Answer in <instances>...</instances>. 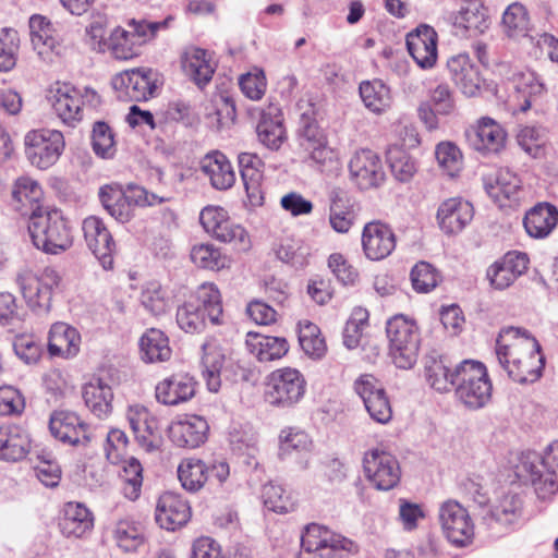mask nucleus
<instances>
[{
    "label": "nucleus",
    "instance_id": "f257e3e1",
    "mask_svg": "<svg viewBox=\"0 0 558 558\" xmlns=\"http://www.w3.org/2000/svg\"><path fill=\"white\" fill-rule=\"evenodd\" d=\"M495 352L500 366L512 380L526 384L541 377L545 363L541 345L525 329H501Z\"/></svg>",
    "mask_w": 558,
    "mask_h": 558
},
{
    "label": "nucleus",
    "instance_id": "f03ea898",
    "mask_svg": "<svg viewBox=\"0 0 558 558\" xmlns=\"http://www.w3.org/2000/svg\"><path fill=\"white\" fill-rule=\"evenodd\" d=\"M28 232L34 246L46 254L63 253L73 244L69 222L57 208H36L29 217Z\"/></svg>",
    "mask_w": 558,
    "mask_h": 558
},
{
    "label": "nucleus",
    "instance_id": "7ed1b4c3",
    "mask_svg": "<svg viewBox=\"0 0 558 558\" xmlns=\"http://www.w3.org/2000/svg\"><path fill=\"white\" fill-rule=\"evenodd\" d=\"M61 282V275L52 267H45L38 271L22 268L14 277V283L26 306L37 314L51 310L53 294Z\"/></svg>",
    "mask_w": 558,
    "mask_h": 558
},
{
    "label": "nucleus",
    "instance_id": "20e7f679",
    "mask_svg": "<svg viewBox=\"0 0 558 558\" xmlns=\"http://www.w3.org/2000/svg\"><path fill=\"white\" fill-rule=\"evenodd\" d=\"M456 396L470 410L485 408L492 400L493 383L480 361L464 360L456 366Z\"/></svg>",
    "mask_w": 558,
    "mask_h": 558
},
{
    "label": "nucleus",
    "instance_id": "39448f33",
    "mask_svg": "<svg viewBox=\"0 0 558 558\" xmlns=\"http://www.w3.org/2000/svg\"><path fill=\"white\" fill-rule=\"evenodd\" d=\"M389 356L402 369H410L417 361L420 333L416 324L403 315H396L387 322Z\"/></svg>",
    "mask_w": 558,
    "mask_h": 558
},
{
    "label": "nucleus",
    "instance_id": "423d86ee",
    "mask_svg": "<svg viewBox=\"0 0 558 558\" xmlns=\"http://www.w3.org/2000/svg\"><path fill=\"white\" fill-rule=\"evenodd\" d=\"M306 379L295 367L284 366L270 372L265 381V401L275 408L290 409L305 396Z\"/></svg>",
    "mask_w": 558,
    "mask_h": 558
},
{
    "label": "nucleus",
    "instance_id": "0eeeda50",
    "mask_svg": "<svg viewBox=\"0 0 558 558\" xmlns=\"http://www.w3.org/2000/svg\"><path fill=\"white\" fill-rule=\"evenodd\" d=\"M23 145L26 160L38 170L57 165L66 147L63 133L50 128L29 130L24 135Z\"/></svg>",
    "mask_w": 558,
    "mask_h": 558
},
{
    "label": "nucleus",
    "instance_id": "6e6552de",
    "mask_svg": "<svg viewBox=\"0 0 558 558\" xmlns=\"http://www.w3.org/2000/svg\"><path fill=\"white\" fill-rule=\"evenodd\" d=\"M473 500L483 508L482 520L492 530L508 531L520 522L523 514V500L513 492H502L489 502L477 492Z\"/></svg>",
    "mask_w": 558,
    "mask_h": 558
},
{
    "label": "nucleus",
    "instance_id": "1a4fd4ad",
    "mask_svg": "<svg viewBox=\"0 0 558 558\" xmlns=\"http://www.w3.org/2000/svg\"><path fill=\"white\" fill-rule=\"evenodd\" d=\"M199 221L204 230L216 240L231 244L239 252H247L252 246L248 232L233 222L227 210L209 205L202 209Z\"/></svg>",
    "mask_w": 558,
    "mask_h": 558
},
{
    "label": "nucleus",
    "instance_id": "9d476101",
    "mask_svg": "<svg viewBox=\"0 0 558 558\" xmlns=\"http://www.w3.org/2000/svg\"><path fill=\"white\" fill-rule=\"evenodd\" d=\"M438 523L444 536L457 547L470 545L474 538V522L465 507L454 499L440 504Z\"/></svg>",
    "mask_w": 558,
    "mask_h": 558
},
{
    "label": "nucleus",
    "instance_id": "9b49d317",
    "mask_svg": "<svg viewBox=\"0 0 558 558\" xmlns=\"http://www.w3.org/2000/svg\"><path fill=\"white\" fill-rule=\"evenodd\" d=\"M363 471L366 480L378 490H390L401 478L398 459L383 448H371L363 456Z\"/></svg>",
    "mask_w": 558,
    "mask_h": 558
},
{
    "label": "nucleus",
    "instance_id": "f8f14e48",
    "mask_svg": "<svg viewBox=\"0 0 558 558\" xmlns=\"http://www.w3.org/2000/svg\"><path fill=\"white\" fill-rule=\"evenodd\" d=\"M157 73L149 68L126 70L112 77L117 97L123 101H145L157 89Z\"/></svg>",
    "mask_w": 558,
    "mask_h": 558
},
{
    "label": "nucleus",
    "instance_id": "ddd939ff",
    "mask_svg": "<svg viewBox=\"0 0 558 558\" xmlns=\"http://www.w3.org/2000/svg\"><path fill=\"white\" fill-rule=\"evenodd\" d=\"M84 90L69 83L57 82L48 90L47 99L56 116L66 125L74 126L83 119Z\"/></svg>",
    "mask_w": 558,
    "mask_h": 558
},
{
    "label": "nucleus",
    "instance_id": "4468645a",
    "mask_svg": "<svg viewBox=\"0 0 558 558\" xmlns=\"http://www.w3.org/2000/svg\"><path fill=\"white\" fill-rule=\"evenodd\" d=\"M355 393L363 400L369 416L379 424L392 418V409L381 383L372 374H361L353 383Z\"/></svg>",
    "mask_w": 558,
    "mask_h": 558
},
{
    "label": "nucleus",
    "instance_id": "2eb2a0df",
    "mask_svg": "<svg viewBox=\"0 0 558 558\" xmlns=\"http://www.w3.org/2000/svg\"><path fill=\"white\" fill-rule=\"evenodd\" d=\"M85 243L105 270L113 268L117 244L105 221L98 216H88L82 222Z\"/></svg>",
    "mask_w": 558,
    "mask_h": 558
},
{
    "label": "nucleus",
    "instance_id": "dca6fc26",
    "mask_svg": "<svg viewBox=\"0 0 558 558\" xmlns=\"http://www.w3.org/2000/svg\"><path fill=\"white\" fill-rule=\"evenodd\" d=\"M450 78L459 90L466 97H478L485 90L495 92V86L488 84L472 62L468 53H459L447 60Z\"/></svg>",
    "mask_w": 558,
    "mask_h": 558
},
{
    "label": "nucleus",
    "instance_id": "f3484780",
    "mask_svg": "<svg viewBox=\"0 0 558 558\" xmlns=\"http://www.w3.org/2000/svg\"><path fill=\"white\" fill-rule=\"evenodd\" d=\"M28 26L33 50L43 62L54 63L62 46L52 22L41 14H34L29 17Z\"/></svg>",
    "mask_w": 558,
    "mask_h": 558
},
{
    "label": "nucleus",
    "instance_id": "a211bd4d",
    "mask_svg": "<svg viewBox=\"0 0 558 558\" xmlns=\"http://www.w3.org/2000/svg\"><path fill=\"white\" fill-rule=\"evenodd\" d=\"M514 473L519 480L531 483L541 499H548L558 492L557 481L547 477L543 468V457L536 452H523L514 465Z\"/></svg>",
    "mask_w": 558,
    "mask_h": 558
},
{
    "label": "nucleus",
    "instance_id": "6ab92c4d",
    "mask_svg": "<svg viewBox=\"0 0 558 558\" xmlns=\"http://www.w3.org/2000/svg\"><path fill=\"white\" fill-rule=\"evenodd\" d=\"M465 137L474 150L482 154H497L506 145L507 132L496 120L482 117L466 129Z\"/></svg>",
    "mask_w": 558,
    "mask_h": 558
},
{
    "label": "nucleus",
    "instance_id": "aec40b11",
    "mask_svg": "<svg viewBox=\"0 0 558 558\" xmlns=\"http://www.w3.org/2000/svg\"><path fill=\"white\" fill-rule=\"evenodd\" d=\"M530 265L526 253L511 251L493 263L486 270L489 284L495 290H506L523 276Z\"/></svg>",
    "mask_w": 558,
    "mask_h": 558
},
{
    "label": "nucleus",
    "instance_id": "412c9836",
    "mask_svg": "<svg viewBox=\"0 0 558 558\" xmlns=\"http://www.w3.org/2000/svg\"><path fill=\"white\" fill-rule=\"evenodd\" d=\"M396 244V234L389 225L373 220L363 227L361 245L367 259L373 262L385 259L395 251Z\"/></svg>",
    "mask_w": 558,
    "mask_h": 558
},
{
    "label": "nucleus",
    "instance_id": "4be33fe9",
    "mask_svg": "<svg viewBox=\"0 0 558 558\" xmlns=\"http://www.w3.org/2000/svg\"><path fill=\"white\" fill-rule=\"evenodd\" d=\"M208 430L209 425L203 416L181 414L169 424L168 436L178 447L197 448L206 441Z\"/></svg>",
    "mask_w": 558,
    "mask_h": 558
},
{
    "label": "nucleus",
    "instance_id": "5701e85b",
    "mask_svg": "<svg viewBox=\"0 0 558 558\" xmlns=\"http://www.w3.org/2000/svg\"><path fill=\"white\" fill-rule=\"evenodd\" d=\"M351 179L362 190L379 186L385 181L383 162L371 149L356 150L349 161Z\"/></svg>",
    "mask_w": 558,
    "mask_h": 558
},
{
    "label": "nucleus",
    "instance_id": "b1692460",
    "mask_svg": "<svg viewBox=\"0 0 558 558\" xmlns=\"http://www.w3.org/2000/svg\"><path fill=\"white\" fill-rule=\"evenodd\" d=\"M483 182L487 194L499 207L517 203L522 193L520 178L508 168H500L486 173Z\"/></svg>",
    "mask_w": 558,
    "mask_h": 558
},
{
    "label": "nucleus",
    "instance_id": "393cba45",
    "mask_svg": "<svg viewBox=\"0 0 558 558\" xmlns=\"http://www.w3.org/2000/svg\"><path fill=\"white\" fill-rule=\"evenodd\" d=\"M456 33L465 37H475L489 27L488 12L481 0H464L457 12L450 16Z\"/></svg>",
    "mask_w": 558,
    "mask_h": 558
},
{
    "label": "nucleus",
    "instance_id": "a878e982",
    "mask_svg": "<svg viewBox=\"0 0 558 558\" xmlns=\"http://www.w3.org/2000/svg\"><path fill=\"white\" fill-rule=\"evenodd\" d=\"M474 217L473 205L462 197H450L440 203L436 219L440 230L447 235L462 232Z\"/></svg>",
    "mask_w": 558,
    "mask_h": 558
},
{
    "label": "nucleus",
    "instance_id": "bb28decb",
    "mask_svg": "<svg viewBox=\"0 0 558 558\" xmlns=\"http://www.w3.org/2000/svg\"><path fill=\"white\" fill-rule=\"evenodd\" d=\"M197 381L187 373H177L165 377L155 387L156 400L168 407H178L192 400Z\"/></svg>",
    "mask_w": 558,
    "mask_h": 558
},
{
    "label": "nucleus",
    "instance_id": "cd10ccee",
    "mask_svg": "<svg viewBox=\"0 0 558 558\" xmlns=\"http://www.w3.org/2000/svg\"><path fill=\"white\" fill-rule=\"evenodd\" d=\"M138 445L151 452L159 447V424L157 417L142 404H132L125 413Z\"/></svg>",
    "mask_w": 558,
    "mask_h": 558
},
{
    "label": "nucleus",
    "instance_id": "c85d7f7f",
    "mask_svg": "<svg viewBox=\"0 0 558 558\" xmlns=\"http://www.w3.org/2000/svg\"><path fill=\"white\" fill-rule=\"evenodd\" d=\"M301 544L305 551L313 554L311 558H324V551H328L326 556L330 558L329 553L348 549L350 542L326 526L311 523L302 534Z\"/></svg>",
    "mask_w": 558,
    "mask_h": 558
},
{
    "label": "nucleus",
    "instance_id": "c756f323",
    "mask_svg": "<svg viewBox=\"0 0 558 558\" xmlns=\"http://www.w3.org/2000/svg\"><path fill=\"white\" fill-rule=\"evenodd\" d=\"M155 519L161 529L175 531L190 521L191 507L182 496L167 492L157 500Z\"/></svg>",
    "mask_w": 558,
    "mask_h": 558
},
{
    "label": "nucleus",
    "instance_id": "7c9ffc66",
    "mask_svg": "<svg viewBox=\"0 0 558 558\" xmlns=\"http://www.w3.org/2000/svg\"><path fill=\"white\" fill-rule=\"evenodd\" d=\"M49 429L51 435L63 444L77 446L90 441L87 425L71 411H54L50 416Z\"/></svg>",
    "mask_w": 558,
    "mask_h": 558
},
{
    "label": "nucleus",
    "instance_id": "2f4dec72",
    "mask_svg": "<svg viewBox=\"0 0 558 558\" xmlns=\"http://www.w3.org/2000/svg\"><path fill=\"white\" fill-rule=\"evenodd\" d=\"M279 457L283 460L299 458V465L305 470L310 465L308 454L313 448L310 435L296 426L283 427L278 436Z\"/></svg>",
    "mask_w": 558,
    "mask_h": 558
},
{
    "label": "nucleus",
    "instance_id": "473e14b6",
    "mask_svg": "<svg viewBox=\"0 0 558 558\" xmlns=\"http://www.w3.org/2000/svg\"><path fill=\"white\" fill-rule=\"evenodd\" d=\"M258 141L267 148L277 150L287 140L281 109L278 105L269 104L260 111L256 125Z\"/></svg>",
    "mask_w": 558,
    "mask_h": 558
},
{
    "label": "nucleus",
    "instance_id": "72a5a7b5",
    "mask_svg": "<svg viewBox=\"0 0 558 558\" xmlns=\"http://www.w3.org/2000/svg\"><path fill=\"white\" fill-rule=\"evenodd\" d=\"M409 53L422 69H430L437 61V33L428 25H422L407 37Z\"/></svg>",
    "mask_w": 558,
    "mask_h": 558
},
{
    "label": "nucleus",
    "instance_id": "f704fd0d",
    "mask_svg": "<svg viewBox=\"0 0 558 558\" xmlns=\"http://www.w3.org/2000/svg\"><path fill=\"white\" fill-rule=\"evenodd\" d=\"M32 447L28 432L15 424L0 426V460L19 462L26 458Z\"/></svg>",
    "mask_w": 558,
    "mask_h": 558
},
{
    "label": "nucleus",
    "instance_id": "c9c22d12",
    "mask_svg": "<svg viewBox=\"0 0 558 558\" xmlns=\"http://www.w3.org/2000/svg\"><path fill=\"white\" fill-rule=\"evenodd\" d=\"M80 331L63 322L51 325L48 332V353L62 359L75 357L81 350Z\"/></svg>",
    "mask_w": 558,
    "mask_h": 558
},
{
    "label": "nucleus",
    "instance_id": "e433bc0d",
    "mask_svg": "<svg viewBox=\"0 0 558 558\" xmlns=\"http://www.w3.org/2000/svg\"><path fill=\"white\" fill-rule=\"evenodd\" d=\"M181 66L184 74L198 87L207 85L215 73L210 54L198 47H189L183 51Z\"/></svg>",
    "mask_w": 558,
    "mask_h": 558
},
{
    "label": "nucleus",
    "instance_id": "4c0bfd02",
    "mask_svg": "<svg viewBox=\"0 0 558 558\" xmlns=\"http://www.w3.org/2000/svg\"><path fill=\"white\" fill-rule=\"evenodd\" d=\"M245 345L247 351L262 363L281 360L289 352L286 338L253 331L246 333Z\"/></svg>",
    "mask_w": 558,
    "mask_h": 558
},
{
    "label": "nucleus",
    "instance_id": "58836bf2",
    "mask_svg": "<svg viewBox=\"0 0 558 558\" xmlns=\"http://www.w3.org/2000/svg\"><path fill=\"white\" fill-rule=\"evenodd\" d=\"M86 408L96 417L107 418L112 412L113 391L111 386L100 377H93L82 389Z\"/></svg>",
    "mask_w": 558,
    "mask_h": 558
},
{
    "label": "nucleus",
    "instance_id": "ea45409f",
    "mask_svg": "<svg viewBox=\"0 0 558 558\" xmlns=\"http://www.w3.org/2000/svg\"><path fill=\"white\" fill-rule=\"evenodd\" d=\"M59 526L65 537L80 538L92 531L94 517L85 505L70 501L63 507Z\"/></svg>",
    "mask_w": 558,
    "mask_h": 558
},
{
    "label": "nucleus",
    "instance_id": "a19ab883",
    "mask_svg": "<svg viewBox=\"0 0 558 558\" xmlns=\"http://www.w3.org/2000/svg\"><path fill=\"white\" fill-rule=\"evenodd\" d=\"M201 169L216 190H228L235 182L232 165L220 151L207 154L202 160Z\"/></svg>",
    "mask_w": 558,
    "mask_h": 558
},
{
    "label": "nucleus",
    "instance_id": "79ce46f5",
    "mask_svg": "<svg viewBox=\"0 0 558 558\" xmlns=\"http://www.w3.org/2000/svg\"><path fill=\"white\" fill-rule=\"evenodd\" d=\"M98 196L106 211L117 221L125 223L134 217V209L120 184L102 185L99 189Z\"/></svg>",
    "mask_w": 558,
    "mask_h": 558
},
{
    "label": "nucleus",
    "instance_id": "37998d69",
    "mask_svg": "<svg viewBox=\"0 0 558 558\" xmlns=\"http://www.w3.org/2000/svg\"><path fill=\"white\" fill-rule=\"evenodd\" d=\"M523 223L530 236L546 238L558 223V210L548 203L537 204L526 213Z\"/></svg>",
    "mask_w": 558,
    "mask_h": 558
},
{
    "label": "nucleus",
    "instance_id": "c03bdc74",
    "mask_svg": "<svg viewBox=\"0 0 558 558\" xmlns=\"http://www.w3.org/2000/svg\"><path fill=\"white\" fill-rule=\"evenodd\" d=\"M138 347L141 360L145 363L166 362L171 357L169 338L160 329H147L140 338Z\"/></svg>",
    "mask_w": 558,
    "mask_h": 558
},
{
    "label": "nucleus",
    "instance_id": "a18cd8bd",
    "mask_svg": "<svg viewBox=\"0 0 558 558\" xmlns=\"http://www.w3.org/2000/svg\"><path fill=\"white\" fill-rule=\"evenodd\" d=\"M202 376L210 392H218L221 388V369L225 363V354L215 341H207L202 347Z\"/></svg>",
    "mask_w": 558,
    "mask_h": 558
},
{
    "label": "nucleus",
    "instance_id": "49530a36",
    "mask_svg": "<svg viewBox=\"0 0 558 558\" xmlns=\"http://www.w3.org/2000/svg\"><path fill=\"white\" fill-rule=\"evenodd\" d=\"M189 300L198 304L211 324L220 325L222 323V298L218 287L214 282L199 284L195 292L190 295Z\"/></svg>",
    "mask_w": 558,
    "mask_h": 558
},
{
    "label": "nucleus",
    "instance_id": "de8ad7c7",
    "mask_svg": "<svg viewBox=\"0 0 558 558\" xmlns=\"http://www.w3.org/2000/svg\"><path fill=\"white\" fill-rule=\"evenodd\" d=\"M502 33L510 39L529 37L531 22L526 8L520 2L509 4L501 16Z\"/></svg>",
    "mask_w": 558,
    "mask_h": 558
},
{
    "label": "nucleus",
    "instance_id": "09e8293b",
    "mask_svg": "<svg viewBox=\"0 0 558 558\" xmlns=\"http://www.w3.org/2000/svg\"><path fill=\"white\" fill-rule=\"evenodd\" d=\"M425 380L438 392H448L456 388V368L452 371L442 357L428 356L425 361Z\"/></svg>",
    "mask_w": 558,
    "mask_h": 558
},
{
    "label": "nucleus",
    "instance_id": "8fccbe9b",
    "mask_svg": "<svg viewBox=\"0 0 558 558\" xmlns=\"http://www.w3.org/2000/svg\"><path fill=\"white\" fill-rule=\"evenodd\" d=\"M360 96L364 106L376 114L385 113L392 105L390 88L380 80L362 82Z\"/></svg>",
    "mask_w": 558,
    "mask_h": 558
},
{
    "label": "nucleus",
    "instance_id": "3c124183",
    "mask_svg": "<svg viewBox=\"0 0 558 558\" xmlns=\"http://www.w3.org/2000/svg\"><path fill=\"white\" fill-rule=\"evenodd\" d=\"M514 89L522 96L521 111L531 108L534 97L542 96L546 92L545 84L538 78L535 72L529 69L515 71L511 76Z\"/></svg>",
    "mask_w": 558,
    "mask_h": 558
},
{
    "label": "nucleus",
    "instance_id": "603ef678",
    "mask_svg": "<svg viewBox=\"0 0 558 558\" xmlns=\"http://www.w3.org/2000/svg\"><path fill=\"white\" fill-rule=\"evenodd\" d=\"M190 256L193 264L203 269L219 271L231 266V258L210 243L195 244Z\"/></svg>",
    "mask_w": 558,
    "mask_h": 558
},
{
    "label": "nucleus",
    "instance_id": "864d4df0",
    "mask_svg": "<svg viewBox=\"0 0 558 558\" xmlns=\"http://www.w3.org/2000/svg\"><path fill=\"white\" fill-rule=\"evenodd\" d=\"M140 301L142 306L156 317L167 314L172 306L169 292L156 281L148 282L143 287Z\"/></svg>",
    "mask_w": 558,
    "mask_h": 558
},
{
    "label": "nucleus",
    "instance_id": "5fc2aeb1",
    "mask_svg": "<svg viewBox=\"0 0 558 558\" xmlns=\"http://www.w3.org/2000/svg\"><path fill=\"white\" fill-rule=\"evenodd\" d=\"M387 162L393 178L402 183L410 182L417 171L415 159L399 145L388 148Z\"/></svg>",
    "mask_w": 558,
    "mask_h": 558
},
{
    "label": "nucleus",
    "instance_id": "6e6d98bb",
    "mask_svg": "<svg viewBox=\"0 0 558 558\" xmlns=\"http://www.w3.org/2000/svg\"><path fill=\"white\" fill-rule=\"evenodd\" d=\"M208 466L204 461L187 458L181 461L178 466V477L182 487L189 492L199 490L208 480Z\"/></svg>",
    "mask_w": 558,
    "mask_h": 558
},
{
    "label": "nucleus",
    "instance_id": "4d7b16f0",
    "mask_svg": "<svg viewBox=\"0 0 558 558\" xmlns=\"http://www.w3.org/2000/svg\"><path fill=\"white\" fill-rule=\"evenodd\" d=\"M299 342L303 352L313 360H322L327 353L319 327L308 320L299 324Z\"/></svg>",
    "mask_w": 558,
    "mask_h": 558
},
{
    "label": "nucleus",
    "instance_id": "13d9d810",
    "mask_svg": "<svg viewBox=\"0 0 558 558\" xmlns=\"http://www.w3.org/2000/svg\"><path fill=\"white\" fill-rule=\"evenodd\" d=\"M435 157L440 170L450 178L458 177L463 169V154L453 142L438 143L435 147Z\"/></svg>",
    "mask_w": 558,
    "mask_h": 558
},
{
    "label": "nucleus",
    "instance_id": "bf43d9fd",
    "mask_svg": "<svg viewBox=\"0 0 558 558\" xmlns=\"http://www.w3.org/2000/svg\"><path fill=\"white\" fill-rule=\"evenodd\" d=\"M208 317L194 301L189 299L177 310V323L187 333L202 332L207 325Z\"/></svg>",
    "mask_w": 558,
    "mask_h": 558
},
{
    "label": "nucleus",
    "instance_id": "052dcab7",
    "mask_svg": "<svg viewBox=\"0 0 558 558\" xmlns=\"http://www.w3.org/2000/svg\"><path fill=\"white\" fill-rule=\"evenodd\" d=\"M138 40L134 39L131 32L116 27L109 36L108 49L116 59L130 60L138 54Z\"/></svg>",
    "mask_w": 558,
    "mask_h": 558
},
{
    "label": "nucleus",
    "instance_id": "680f3d73",
    "mask_svg": "<svg viewBox=\"0 0 558 558\" xmlns=\"http://www.w3.org/2000/svg\"><path fill=\"white\" fill-rule=\"evenodd\" d=\"M117 545L126 553L136 551L144 544L142 527L129 520L119 521L113 530Z\"/></svg>",
    "mask_w": 558,
    "mask_h": 558
},
{
    "label": "nucleus",
    "instance_id": "e2e57ef3",
    "mask_svg": "<svg viewBox=\"0 0 558 558\" xmlns=\"http://www.w3.org/2000/svg\"><path fill=\"white\" fill-rule=\"evenodd\" d=\"M143 468L135 458H130L123 462L120 472L123 495L130 500H136L142 490L143 485Z\"/></svg>",
    "mask_w": 558,
    "mask_h": 558
},
{
    "label": "nucleus",
    "instance_id": "0e129e2a",
    "mask_svg": "<svg viewBox=\"0 0 558 558\" xmlns=\"http://www.w3.org/2000/svg\"><path fill=\"white\" fill-rule=\"evenodd\" d=\"M20 36L14 28L0 29V72L11 71L17 61Z\"/></svg>",
    "mask_w": 558,
    "mask_h": 558
},
{
    "label": "nucleus",
    "instance_id": "69168bd1",
    "mask_svg": "<svg viewBox=\"0 0 558 558\" xmlns=\"http://www.w3.org/2000/svg\"><path fill=\"white\" fill-rule=\"evenodd\" d=\"M262 498L265 507L274 512L287 513L295 507L292 496L282 486L274 483L264 485Z\"/></svg>",
    "mask_w": 558,
    "mask_h": 558
},
{
    "label": "nucleus",
    "instance_id": "338daca9",
    "mask_svg": "<svg viewBox=\"0 0 558 558\" xmlns=\"http://www.w3.org/2000/svg\"><path fill=\"white\" fill-rule=\"evenodd\" d=\"M272 251L282 263L302 267L306 264V253L300 241L283 238L274 244Z\"/></svg>",
    "mask_w": 558,
    "mask_h": 558
},
{
    "label": "nucleus",
    "instance_id": "774afa93",
    "mask_svg": "<svg viewBox=\"0 0 558 558\" xmlns=\"http://www.w3.org/2000/svg\"><path fill=\"white\" fill-rule=\"evenodd\" d=\"M13 199L20 205L19 209L38 203L43 197V189L39 183L29 178H19L12 190Z\"/></svg>",
    "mask_w": 558,
    "mask_h": 558
}]
</instances>
